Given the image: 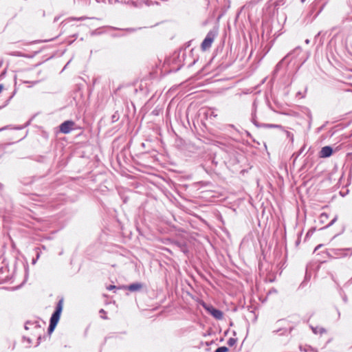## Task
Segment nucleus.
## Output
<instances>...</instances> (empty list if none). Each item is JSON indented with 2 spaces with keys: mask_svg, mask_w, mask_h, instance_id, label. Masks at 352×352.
<instances>
[{
  "mask_svg": "<svg viewBox=\"0 0 352 352\" xmlns=\"http://www.w3.org/2000/svg\"><path fill=\"white\" fill-rule=\"evenodd\" d=\"M63 299L61 298L58 300L56 308H63Z\"/></svg>",
  "mask_w": 352,
  "mask_h": 352,
  "instance_id": "nucleus-13",
  "label": "nucleus"
},
{
  "mask_svg": "<svg viewBox=\"0 0 352 352\" xmlns=\"http://www.w3.org/2000/svg\"><path fill=\"white\" fill-rule=\"evenodd\" d=\"M338 219V216L336 215L331 221V222L327 226V227H329L332 226Z\"/></svg>",
  "mask_w": 352,
  "mask_h": 352,
  "instance_id": "nucleus-15",
  "label": "nucleus"
},
{
  "mask_svg": "<svg viewBox=\"0 0 352 352\" xmlns=\"http://www.w3.org/2000/svg\"><path fill=\"white\" fill-rule=\"evenodd\" d=\"M38 259L35 258L32 260V264L34 265Z\"/></svg>",
  "mask_w": 352,
  "mask_h": 352,
  "instance_id": "nucleus-21",
  "label": "nucleus"
},
{
  "mask_svg": "<svg viewBox=\"0 0 352 352\" xmlns=\"http://www.w3.org/2000/svg\"><path fill=\"white\" fill-rule=\"evenodd\" d=\"M261 127L270 128V129H281L282 126L274 124H262Z\"/></svg>",
  "mask_w": 352,
  "mask_h": 352,
  "instance_id": "nucleus-9",
  "label": "nucleus"
},
{
  "mask_svg": "<svg viewBox=\"0 0 352 352\" xmlns=\"http://www.w3.org/2000/svg\"><path fill=\"white\" fill-rule=\"evenodd\" d=\"M119 119V116L118 113H115L112 116H111V120H112V122H115L116 121H118Z\"/></svg>",
  "mask_w": 352,
  "mask_h": 352,
  "instance_id": "nucleus-12",
  "label": "nucleus"
},
{
  "mask_svg": "<svg viewBox=\"0 0 352 352\" xmlns=\"http://www.w3.org/2000/svg\"><path fill=\"white\" fill-rule=\"evenodd\" d=\"M305 0H302V1L303 2Z\"/></svg>",
  "mask_w": 352,
  "mask_h": 352,
  "instance_id": "nucleus-24",
  "label": "nucleus"
},
{
  "mask_svg": "<svg viewBox=\"0 0 352 352\" xmlns=\"http://www.w3.org/2000/svg\"><path fill=\"white\" fill-rule=\"evenodd\" d=\"M333 153V149L329 146H325L322 147L320 151L319 156L320 157H330Z\"/></svg>",
  "mask_w": 352,
  "mask_h": 352,
  "instance_id": "nucleus-5",
  "label": "nucleus"
},
{
  "mask_svg": "<svg viewBox=\"0 0 352 352\" xmlns=\"http://www.w3.org/2000/svg\"><path fill=\"white\" fill-rule=\"evenodd\" d=\"M309 42H310V41H309V39H306V40H305V43H306V44H309Z\"/></svg>",
  "mask_w": 352,
  "mask_h": 352,
  "instance_id": "nucleus-22",
  "label": "nucleus"
},
{
  "mask_svg": "<svg viewBox=\"0 0 352 352\" xmlns=\"http://www.w3.org/2000/svg\"><path fill=\"white\" fill-rule=\"evenodd\" d=\"M252 122L256 127L259 128L261 127L262 126V123L258 122V120H256V116L254 113L252 114Z\"/></svg>",
  "mask_w": 352,
  "mask_h": 352,
  "instance_id": "nucleus-10",
  "label": "nucleus"
},
{
  "mask_svg": "<svg viewBox=\"0 0 352 352\" xmlns=\"http://www.w3.org/2000/svg\"><path fill=\"white\" fill-rule=\"evenodd\" d=\"M217 36V30H210L208 32L206 36L201 44V48L202 51H206L211 47L212 44Z\"/></svg>",
  "mask_w": 352,
  "mask_h": 352,
  "instance_id": "nucleus-1",
  "label": "nucleus"
},
{
  "mask_svg": "<svg viewBox=\"0 0 352 352\" xmlns=\"http://www.w3.org/2000/svg\"><path fill=\"white\" fill-rule=\"evenodd\" d=\"M320 220H321L322 221H324L325 219H328V214H327V213H324H324H322V214H320Z\"/></svg>",
  "mask_w": 352,
  "mask_h": 352,
  "instance_id": "nucleus-14",
  "label": "nucleus"
},
{
  "mask_svg": "<svg viewBox=\"0 0 352 352\" xmlns=\"http://www.w3.org/2000/svg\"><path fill=\"white\" fill-rule=\"evenodd\" d=\"M74 126V122L72 120H67L60 125V131L63 133H69Z\"/></svg>",
  "mask_w": 352,
  "mask_h": 352,
  "instance_id": "nucleus-3",
  "label": "nucleus"
},
{
  "mask_svg": "<svg viewBox=\"0 0 352 352\" xmlns=\"http://www.w3.org/2000/svg\"><path fill=\"white\" fill-rule=\"evenodd\" d=\"M301 52V48L300 47H296V49H294V50L288 54L286 56L284 57V58H283L276 65V69H278L279 67L280 66V65L282 64V62L285 60L288 56H289L290 55L293 54H296V56H298L299 54V53H300Z\"/></svg>",
  "mask_w": 352,
  "mask_h": 352,
  "instance_id": "nucleus-8",
  "label": "nucleus"
},
{
  "mask_svg": "<svg viewBox=\"0 0 352 352\" xmlns=\"http://www.w3.org/2000/svg\"><path fill=\"white\" fill-rule=\"evenodd\" d=\"M228 349L226 346H221L217 349L215 352H228Z\"/></svg>",
  "mask_w": 352,
  "mask_h": 352,
  "instance_id": "nucleus-11",
  "label": "nucleus"
},
{
  "mask_svg": "<svg viewBox=\"0 0 352 352\" xmlns=\"http://www.w3.org/2000/svg\"><path fill=\"white\" fill-rule=\"evenodd\" d=\"M8 129V126H4V127H2V128H1V129H0V131H4V130H6V129Z\"/></svg>",
  "mask_w": 352,
  "mask_h": 352,
  "instance_id": "nucleus-20",
  "label": "nucleus"
},
{
  "mask_svg": "<svg viewBox=\"0 0 352 352\" xmlns=\"http://www.w3.org/2000/svg\"><path fill=\"white\" fill-rule=\"evenodd\" d=\"M36 259H38L40 256H41V252L39 251H38V249L36 250Z\"/></svg>",
  "mask_w": 352,
  "mask_h": 352,
  "instance_id": "nucleus-17",
  "label": "nucleus"
},
{
  "mask_svg": "<svg viewBox=\"0 0 352 352\" xmlns=\"http://www.w3.org/2000/svg\"><path fill=\"white\" fill-rule=\"evenodd\" d=\"M61 310L62 309H56V311L52 315V316L50 319V327H49V332L50 333H52L54 330L55 327H56V325L58 322V320L60 319V317Z\"/></svg>",
  "mask_w": 352,
  "mask_h": 352,
  "instance_id": "nucleus-2",
  "label": "nucleus"
},
{
  "mask_svg": "<svg viewBox=\"0 0 352 352\" xmlns=\"http://www.w3.org/2000/svg\"><path fill=\"white\" fill-rule=\"evenodd\" d=\"M15 129H23V127H16Z\"/></svg>",
  "mask_w": 352,
  "mask_h": 352,
  "instance_id": "nucleus-23",
  "label": "nucleus"
},
{
  "mask_svg": "<svg viewBox=\"0 0 352 352\" xmlns=\"http://www.w3.org/2000/svg\"><path fill=\"white\" fill-rule=\"evenodd\" d=\"M144 287V284L136 282L131 283L129 285L124 286V288L131 292H135L140 291Z\"/></svg>",
  "mask_w": 352,
  "mask_h": 352,
  "instance_id": "nucleus-4",
  "label": "nucleus"
},
{
  "mask_svg": "<svg viewBox=\"0 0 352 352\" xmlns=\"http://www.w3.org/2000/svg\"><path fill=\"white\" fill-rule=\"evenodd\" d=\"M116 287L115 285H110V286L107 287V289H109V290H111V289H116Z\"/></svg>",
  "mask_w": 352,
  "mask_h": 352,
  "instance_id": "nucleus-18",
  "label": "nucleus"
},
{
  "mask_svg": "<svg viewBox=\"0 0 352 352\" xmlns=\"http://www.w3.org/2000/svg\"><path fill=\"white\" fill-rule=\"evenodd\" d=\"M8 129V126H4V127H2V128H1V129H0V131H4V130H6V129Z\"/></svg>",
  "mask_w": 352,
  "mask_h": 352,
  "instance_id": "nucleus-19",
  "label": "nucleus"
},
{
  "mask_svg": "<svg viewBox=\"0 0 352 352\" xmlns=\"http://www.w3.org/2000/svg\"><path fill=\"white\" fill-rule=\"evenodd\" d=\"M87 19V18L85 17V16H81V17H79V18H72L71 20L83 21V20H85Z\"/></svg>",
  "mask_w": 352,
  "mask_h": 352,
  "instance_id": "nucleus-16",
  "label": "nucleus"
},
{
  "mask_svg": "<svg viewBox=\"0 0 352 352\" xmlns=\"http://www.w3.org/2000/svg\"><path fill=\"white\" fill-rule=\"evenodd\" d=\"M338 251L339 252L336 253V254L340 256L344 257L352 255V248L340 249Z\"/></svg>",
  "mask_w": 352,
  "mask_h": 352,
  "instance_id": "nucleus-7",
  "label": "nucleus"
},
{
  "mask_svg": "<svg viewBox=\"0 0 352 352\" xmlns=\"http://www.w3.org/2000/svg\"><path fill=\"white\" fill-rule=\"evenodd\" d=\"M207 312L214 318L221 320L223 318V312L220 309H206Z\"/></svg>",
  "mask_w": 352,
  "mask_h": 352,
  "instance_id": "nucleus-6",
  "label": "nucleus"
}]
</instances>
